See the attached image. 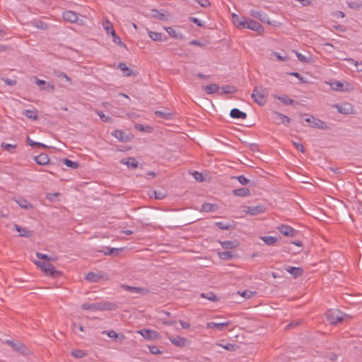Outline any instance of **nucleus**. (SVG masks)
Returning a JSON list of instances; mask_svg holds the SVG:
<instances>
[{"mask_svg": "<svg viewBox=\"0 0 362 362\" xmlns=\"http://www.w3.org/2000/svg\"><path fill=\"white\" fill-rule=\"evenodd\" d=\"M116 304L112 302H101L92 304L84 303L81 305L85 310H113L116 308Z\"/></svg>", "mask_w": 362, "mask_h": 362, "instance_id": "f257e3e1", "label": "nucleus"}, {"mask_svg": "<svg viewBox=\"0 0 362 362\" xmlns=\"http://www.w3.org/2000/svg\"><path fill=\"white\" fill-rule=\"evenodd\" d=\"M251 97L255 103L259 105H264L267 103V90L262 86H257L253 90Z\"/></svg>", "mask_w": 362, "mask_h": 362, "instance_id": "f03ea898", "label": "nucleus"}, {"mask_svg": "<svg viewBox=\"0 0 362 362\" xmlns=\"http://www.w3.org/2000/svg\"><path fill=\"white\" fill-rule=\"evenodd\" d=\"M35 263L40 267L42 271L47 276L56 278L61 275L60 272L55 269L54 267L50 263H45L41 261H35Z\"/></svg>", "mask_w": 362, "mask_h": 362, "instance_id": "7ed1b4c3", "label": "nucleus"}, {"mask_svg": "<svg viewBox=\"0 0 362 362\" xmlns=\"http://www.w3.org/2000/svg\"><path fill=\"white\" fill-rule=\"evenodd\" d=\"M304 116H308L306 118H305V121L309 123L310 127L317 128L320 129H327L329 128L324 121L318 118H316L313 115H308L307 114L300 115V117H303Z\"/></svg>", "mask_w": 362, "mask_h": 362, "instance_id": "20e7f679", "label": "nucleus"}, {"mask_svg": "<svg viewBox=\"0 0 362 362\" xmlns=\"http://www.w3.org/2000/svg\"><path fill=\"white\" fill-rule=\"evenodd\" d=\"M344 315V313L337 309H330L326 313L327 319L332 325H337L338 322H342Z\"/></svg>", "mask_w": 362, "mask_h": 362, "instance_id": "39448f33", "label": "nucleus"}, {"mask_svg": "<svg viewBox=\"0 0 362 362\" xmlns=\"http://www.w3.org/2000/svg\"><path fill=\"white\" fill-rule=\"evenodd\" d=\"M245 28H247L262 34L264 32V28L257 21L247 18Z\"/></svg>", "mask_w": 362, "mask_h": 362, "instance_id": "423d86ee", "label": "nucleus"}, {"mask_svg": "<svg viewBox=\"0 0 362 362\" xmlns=\"http://www.w3.org/2000/svg\"><path fill=\"white\" fill-rule=\"evenodd\" d=\"M266 210V208L262 205H257V206H246L244 209V211L246 214H248L251 216H256L258 214H261L264 213Z\"/></svg>", "mask_w": 362, "mask_h": 362, "instance_id": "0eeeda50", "label": "nucleus"}, {"mask_svg": "<svg viewBox=\"0 0 362 362\" xmlns=\"http://www.w3.org/2000/svg\"><path fill=\"white\" fill-rule=\"evenodd\" d=\"M279 231L286 237H295L297 230L293 229L291 226L281 224L277 227Z\"/></svg>", "mask_w": 362, "mask_h": 362, "instance_id": "6e6552de", "label": "nucleus"}, {"mask_svg": "<svg viewBox=\"0 0 362 362\" xmlns=\"http://www.w3.org/2000/svg\"><path fill=\"white\" fill-rule=\"evenodd\" d=\"M35 83L40 86V90L52 93L55 90V86L53 83L46 82L44 80L38 79L35 77Z\"/></svg>", "mask_w": 362, "mask_h": 362, "instance_id": "1a4fd4ad", "label": "nucleus"}, {"mask_svg": "<svg viewBox=\"0 0 362 362\" xmlns=\"http://www.w3.org/2000/svg\"><path fill=\"white\" fill-rule=\"evenodd\" d=\"M250 14L253 18L259 19L262 23H267V24H269V25L271 24V22L269 21V18L268 15L264 13H262V12H261L259 11H257V10L252 9L250 11Z\"/></svg>", "mask_w": 362, "mask_h": 362, "instance_id": "9d476101", "label": "nucleus"}, {"mask_svg": "<svg viewBox=\"0 0 362 362\" xmlns=\"http://www.w3.org/2000/svg\"><path fill=\"white\" fill-rule=\"evenodd\" d=\"M230 324H231L230 321L224 322H208L206 324V328L207 329H214V328H216V329H218L220 331H222L224 329H226V327H228Z\"/></svg>", "mask_w": 362, "mask_h": 362, "instance_id": "9b49d317", "label": "nucleus"}, {"mask_svg": "<svg viewBox=\"0 0 362 362\" xmlns=\"http://www.w3.org/2000/svg\"><path fill=\"white\" fill-rule=\"evenodd\" d=\"M6 343L9 344L13 350L25 354L27 353V347L21 342H13L11 340H7Z\"/></svg>", "mask_w": 362, "mask_h": 362, "instance_id": "f8f14e48", "label": "nucleus"}, {"mask_svg": "<svg viewBox=\"0 0 362 362\" xmlns=\"http://www.w3.org/2000/svg\"><path fill=\"white\" fill-rule=\"evenodd\" d=\"M146 339L153 340L158 338V333L156 331L144 329L138 332Z\"/></svg>", "mask_w": 362, "mask_h": 362, "instance_id": "ddd939ff", "label": "nucleus"}, {"mask_svg": "<svg viewBox=\"0 0 362 362\" xmlns=\"http://www.w3.org/2000/svg\"><path fill=\"white\" fill-rule=\"evenodd\" d=\"M34 160L40 165H52V163L49 161V157L46 153H40V155L35 156Z\"/></svg>", "mask_w": 362, "mask_h": 362, "instance_id": "4468645a", "label": "nucleus"}, {"mask_svg": "<svg viewBox=\"0 0 362 362\" xmlns=\"http://www.w3.org/2000/svg\"><path fill=\"white\" fill-rule=\"evenodd\" d=\"M285 270L291 274L294 278H298L303 274V269L300 267H290L286 266L285 267Z\"/></svg>", "mask_w": 362, "mask_h": 362, "instance_id": "2eb2a0df", "label": "nucleus"}, {"mask_svg": "<svg viewBox=\"0 0 362 362\" xmlns=\"http://www.w3.org/2000/svg\"><path fill=\"white\" fill-rule=\"evenodd\" d=\"M171 343L177 346L183 347L186 345L187 339L180 336H175L169 337Z\"/></svg>", "mask_w": 362, "mask_h": 362, "instance_id": "dca6fc26", "label": "nucleus"}, {"mask_svg": "<svg viewBox=\"0 0 362 362\" xmlns=\"http://www.w3.org/2000/svg\"><path fill=\"white\" fill-rule=\"evenodd\" d=\"M122 287L124 289L130 291L131 293H141L142 295H146L149 292L147 288H144L134 287V286H127V285H122Z\"/></svg>", "mask_w": 362, "mask_h": 362, "instance_id": "f3484780", "label": "nucleus"}, {"mask_svg": "<svg viewBox=\"0 0 362 362\" xmlns=\"http://www.w3.org/2000/svg\"><path fill=\"white\" fill-rule=\"evenodd\" d=\"M63 18L66 21L70 22V23H75L77 21L78 16L76 13L72 11H66L63 13Z\"/></svg>", "mask_w": 362, "mask_h": 362, "instance_id": "a211bd4d", "label": "nucleus"}, {"mask_svg": "<svg viewBox=\"0 0 362 362\" xmlns=\"http://www.w3.org/2000/svg\"><path fill=\"white\" fill-rule=\"evenodd\" d=\"M103 277V276L100 273L89 272L86 276V279L90 282L97 283L99 282Z\"/></svg>", "mask_w": 362, "mask_h": 362, "instance_id": "6ab92c4d", "label": "nucleus"}, {"mask_svg": "<svg viewBox=\"0 0 362 362\" xmlns=\"http://www.w3.org/2000/svg\"><path fill=\"white\" fill-rule=\"evenodd\" d=\"M148 33L149 37L153 41L165 42L168 39L165 35H163L160 33L148 31Z\"/></svg>", "mask_w": 362, "mask_h": 362, "instance_id": "aec40b11", "label": "nucleus"}, {"mask_svg": "<svg viewBox=\"0 0 362 362\" xmlns=\"http://www.w3.org/2000/svg\"><path fill=\"white\" fill-rule=\"evenodd\" d=\"M121 163L125 164L129 168L135 169L138 167V162L134 157H129L127 158H123L120 161Z\"/></svg>", "mask_w": 362, "mask_h": 362, "instance_id": "412c9836", "label": "nucleus"}, {"mask_svg": "<svg viewBox=\"0 0 362 362\" xmlns=\"http://www.w3.org/2000/svg\"><path fill=\"white\" fill-rule=\"evenodd\" d=\"M232 194L237 197H245L250 195V190L248 188L241 187L233 189Z\"/></svg>", "mask_w": 362, "mask_h": 362, "instance_id": "4be33fe9", "label": "nucleus"}, {"mask_svg": "<svg viewBox=\"0 0 362 362\" xmlns=\"http://www.w3.org/2000/svg\"><path fill=\"white\" fill-rule=\"evenodd\" d=\"M247 18H240L236 14H233V24L238 28H245V23Z\"/></svg>", "mask_w": 362, "mask_h": 362, "instance_id": "5701e85b", "label": "nucleus"}, {"mask_svg": "<svg viewBox=\"0 0 362 362\" xmlns=\"http://www.w3.org/2000/svg\"><path fill=\"white\" fill-rule=\"evenodd\" d=\"M117 68L119 69L121 71L125 72V76H136L137 75L136 72L132 69H129L124 62L119 63Z\"/></svg>", "mask_w": 362, "mask_h": 362, "instance_id": "b1692460", "label": "nucleus"}, {"mask_svg": "<svg viewBox=\"0 0 362 362\" xmlns=\"http://www.w3.org/2000/svg\"><path fill=\"white\" fill-rule=\"evenodd\" d=\"M16 231L19 233V236L24 238H30L32 236V231L28 230L26 228H23L17 224L14 225Z\"/></svg>", "mask_w": 362, "mask_h": 362, "instance_id": "393cba45", "label": "nucleus"}, {"mask_svg": "<svg viewBox=\"0 0 362 362\" xmlns=\"http://www.w3.org/2000/svg\"><path fill=\"white\" fill-rule=\"evenodd\" d=\"M219 243L224 249H233L239 245V242L237 240L219 241Z\"/></svg>", "mask_w": 362, "mask_h": 362, "instance_id": "a878e982", "label": "nucleus"}, {"mask_svg": "<svg viewBox=\"0 0 362 362\" xmlns=\"http://www.w3.org/2000/svg\"><path fill=\"white\" fill-rule=\"evenodd\" d=\"M151 16L153 18L161 20V21H168V13H165L159 11L157 9H151Z\"/></svg>", "mask_w": 362, "mask_h": 362, "instance_id": "bb28decb", "label": "nucleus"}, {"mask_svg": "<svg viewBox=\"0 0 362 362\" xmlns=\"http://www.w3.org/2000/svg\"><path fill=\"white\" fill-rule=\"evenodd\" d=\"M230 116L235 119H245L247 117V114L240 111L239 109L233 108L230 112Z\"/></svg>", "mask_w": 362, "mask_h": 362, "instance_id": "cd10ccee", "label": "nucleus"}, {"mask_svg": "<svg viewBox=\"0 0 362 362\" xmlns=\"http://www.w3.org/2000/svg\"><path fill=\"white\" fill-rule=\"evenodd\" d=\"M165 31L170 35L171 37L182 40L184 39V35L181 33H177L175 29L173 28V27L168 26L165 28Z\"/></svg>", "mask_w": 362, "mask_h": 362, "instance_id": "c85d7f7f", "label": "nucleus"}, {"mask_svg": "<svg viewBox=\"0 0 362 362\" xmlns=\"http://www.w3.org/2000/svg\"><path fill=\"white\" fill-rule=\"evenodd\" d=\"M219 88V86L215 83H211L202 87V89L209 95L216 93Z\"/></svg>", "mask_w": 362, "mask_h": 362, "instance_id": "c756f323", "label": "nucleus"}, {"mask_svg": "<svg viewBox=\"0 0 362 362\" xmlns=\"http://www.w3.org/2000/svg\"><path fill=\"white\" fill-rule=\"evenodd\" d=\"M217 209H218L217 204H211V203H204L202 205V209H200V211L211 212V211H214Z\"/></svg>", "mask_w": 362, "mask_h": 362, "instance_id": "7c9ffc66", "label": "nucleus"}, {"mask_svg": "<svg viewBox=\"0 0 362 362\" xmlns=\"http://www.w3.org/2000/svg\"><path fill=\"white\" fill-rule=\"evenodd\" d=\"M112 134L119 141L126 142L128 141L127 136H125V133L122 130H115L112 133Z\"/></svg>", "mask_w": 362, "mask_h": 362, "instance_id": "2f4dec72", "label": "nucleus"}, {"mask_svg": "<svg viewBox=\"0 0 362 362\" xmlns=\"http://www.w3.org/2000/svg\"><path fill=\"white\" fill-rule=\"evenodd\" d=\"M112 37V41L119 45L120 47L127 49L126 45L121 40L120 37L117 35L115 30L114 29H112V32L110 33Z\"/></svg>", "mask_w": 362, "mask_h": 362, "instance_id": "473e14b6", "label": "nucleus"}, {"mask_svg": "<svg viewBox=\"0 0 362 362\" xmlns=\"http://www.w3.org/2000/svg\"><path fill=\"white\" fill-rule=\"evenodd\" d=\"M274 115V119H279V122H281V123H285V122H287V123H289L290 121H291V119L287 117L286 115L282 114V113H279L278 112H274L273 113Z\"/></svg>", "mask_w": 362, "mask_h": 362, "instance_id": "72a5a7b5", "label": "nucleus"}, {"mask_svg": "<svg viewBox=\"0 0 362 362\" xmlns=\"http://www.w3.org/2000/svg\"><path fill=\"white\" fill-rule=\"evenodd\" d=\"M123 248H112L110 247H106V250L105 251H100L101 252H103L105 255H112V256H117L119 254V252L122 251Z\"/></svg>", "mask_w": 362, "mask_h": 362, "instance_id": "f704fd0d", "label": "nucleus"}, {"mask_svg": "<svg viewBox=\"0 0 362 362\" xmlns=\"http://www.w3.org/2000/svg\"><path fill=\"white\" fill-rule=\"evenodd\" d=\"M222 92L219 93V95L234 93L237 89L233 86L226 85L221 87Z\"/></svg>", "mask_w": 362, "mask_h": 362, "instance_id": "c9c22d12", "label": "nucleus"}, {"mask_svg": "<svg viewBox=\"0 0 362 362\" xmlns=\"http://www.w3.org/2000/svg\"><path fill=\"white\" fill-rule=\"evenodd\" d=\"M330 86L332 89L336 91H344L346 90L344 88V84L338 81L331 83Z\"/></svg>", "mask_w": 362, "mask_h": 362, "instance_id": "e433bc0d", "label": "nucleus"}, {"mask_svg": "<svg viewBox=\"0 0 362 362\" xmlns=\"http://www.w3.org/2000/svg\"><path fill=\"white\" fill-rule=\"evenodd\" d=\"M62 162L66 165L67 167H69L72 169H77L78 167H79V163L76 162V161H73L71 160H69L68 158H63L62 159Z\"/></svg>", "mask_w": 362, "mask_h": 362, "instance_id": "4c0bfd02", "label": "nucleus"}, {"mask_svg": "<svg viewBox=\"0 0 362 362\" xmlns=\"http://www.w3.org/2000/svg\"><path fill=\"white\" fill-rule=\"evenodd\" d=\"M26 117L33 120H37L38 119L37 113L36 110H25L23 113Z\"/></svg>", "mask_w": 362, "mask_h": 362, "instance_id": "58836bf2", "label": "nucleus"}, {"mask_svg": "<svg viewBox=\"0 0 362 362\" xmlns=\"http://www.w3.org/2000/svg\"><path fill=\"white\" fill-rule=\"evenodd\" d=\"M17 203L23 209H30L33 208V205L28 201L23 198H20L17 201Z\"/></svg>", "mask_w": 362, "mask_h": 362, "instance_id": "ea45409f", "label": "nucleus"}, {"mask_svg": "<svg viewBox=\"0 0 362 362\" xmlns=\"http://www.w3.org/2000/svg\"><path fill=\"white\" fill-rule=\"evenodd\" d=\"M135 129H137L138 131L148 132V133L152 132L153 129V127L151 126L143 125L141 124H136L135 125Z\"/></svg>", "mask_w": 362, "mask_h": 362, "instance_id": "a19ab883", "label": "nucleus"}, {"mask_svg": "<svg viewBox=\"0 0 362 362\" xmlns=\"http://www.w3.org/2000/svg\"><path fill=\"white\" fill-rule=\"evenodd\" d=\"M261 240L267 245H273L277 241V238L273 236H263L261 237Z\"/></svg>", "mask_w": 362, "mask_h": 362, "instance_id": "79ce46f5", "label": "nucleus"}, {"mask_svg": "<svg viewBox=\"0 0 362 362\" xmlns=\"http://www.w3.org/2000/svg\"><path fill=\"white\" fill-rule=\"evenodd\" d=\"M218 257L223 260H228L233 259L235 256L229 251H223L218 252Z\"/></svg>", "mask_w": 362, "mask_h": 362, "instance_id": "37998d69", "label": "nucleus"}, {"mask_svg": "<svg viewBox=\"0 0 362 362\" xmlns=\"http://www.w3.org/2000/svg\"><path fill=\"white\" fill-rule=\"evenodd\" d=\"M1 146L8 152L11 153H13L15 152V149L16 148V144H10L5 142L1 143Z\"/></svg>", "mask_w": 362, "mask_h": 362, "instance_id": "c03bdc74", "label": "nucleus"}, {"mask_svg": "<svg viewBox=\"0 0 362 362\" xmlns=\"http://www.w3.org/2000/svg\"><path fill=\"white\" fill-rule=\"evenodd\" d=\"M154 113L158 117H160V118L165 119H170L173 115L170 112H163V111H160V110H156V111H155Z\"/></svg>", "mask_w": 362, "mask_h": 362, "instance_id": "a18cd8bd", "label": "nucleus"}, {"mask_svg": "<svg viewBox=\"0 0 362 362\" xmlns=\"http://www.w3.org/2000/svg\"><path fill=\"white\" fill-rule=\"evenodd\" d=\"M275 98L279 100L281 103L285 105H293L294 103V100L293 99L288 98L286 95L284 96H274Z\"/></svg>", "mask_w": 362, "mask_h": 362, "instance_id": "49530a36", "label": "nucleus"}, {"mask_svg": "<svg viewBox=\"0 0 362 362\" xmlns=\"http://www.w3.org/2000/svg\"><path fill=\"white\" fill-rule=\"evenodd\" d=\"M71 355L76 358H83L86 356V353L81 349H76L71 351Z\"/></svg>", "mask_w": 362, "mask_h": 362, "instance_id": "de8ad7c7", "label": "nucleus"}, {"mask_svg": "<svg viewBox=\"0 0 362 362\" xmlns=\"http://www.w3.org/2000/svg\"><path fill=\"white\" fill-rule=\"evenodd\" d=\"M28 144L33 148H47V146L42 143L32 141L28 136L27 139Z\"/></svg>", "mask_w": 362, "mask_h": 362, "instance_id": "09e8293b", "label": "nucleus"}, {"mask_svg": "<svg viewBox=\"0 0 362 362\" xmlns=\"http://www.w3.org/2000/svg\"><path fill=\"white\" fill-rule=\"evenodd\" d=\"M201 297L202 298H206L211 301H214V302H216L217 301L218 299V297L212 292H210V293H202L201 294Z\"/></svg>", "mask_w": 362, "mask_h": 362, "instance_id": "8fccbe9b", "label": "nucleus"}, {"mask_svg": "<svg viewBox=\"0 0 362 362\" xmlns=\"http://www.w3.org/2000/svg\"><path fill=\"white\" fill-rule=\"evenodd\" d=\"M336 107H337L338 111L340 113L346 115L351 112L350 110H351V107H350L349 105H344V106H339L337 105Z\"/></svg>", "mask_w": 362, "mask_h": 362, "instance_id": "3c124183", "label": "nucleus"}, {"mask_svg": "<svg viewBox=\"0 0 362 362\" xmlns=\"http://www.w3.org/2000/svg\"><path fill=\"white\" fill-rule=\"evenodd\" d=\"M215 225L220 229L223 230H230L232 228V225L227 223L223 222H216Z\"/></svg>", "mask_w": 362, "mask_h": 362, "instance_id": "603ef678", "label": "nucleus"}, {"mask_svg": "<svg viewBox=\"0 0 362 362\" xmlns=\"http://www.w3.org/2000/svg\"><path fill=\"white\" fill-rule=\"evenodd\" d=\"M231 178L238 180V182L243 185H245L250 182V180L244 175L233 176Z\"/></svg>", "mask_w": 362, "mask_h": 362, "instance_id": "864d4df0", "label": "nucleus"}, {"mask_svg": "<svg viewBox=\"0 0 362 362\" xmlns=\"http://www.w3.org/2000/svg\"><path fill=\"white\" fill-rule=\"evenodd\" d=\"M36 256L40 259H43V260H46L47 262H49V261H53L55 259L50 257V256H48L47 255H45V254H42V253H40V252H37L36 253Z\"/></svg>", "mask_w": 362, "mask_h": 362, "instance_id": "5fc2aeb1", "label": "nucleus"}, {"mask_svg": "<svg viewBox=\"0 0 362 362\" xmlns=\"http://www.w3.org/2000/svg\"><path fill=\"white\" fill-rule=\"evenodd\" d=\"M348 5H349V7L351 8H353V9H355V10H359L362 7V1H360V2H356V1L349 2L348 4Z\"/></svg>", "mask_w": 362, "mask_h": 362, "instance_id": "6e6d98bb", "label": "nucleus"}, {"mask_svg": "<svg viewBox=\"0 0 362 362\" xmlns=\"http://www.w3.org/2000/svg\"><path fill=\"white\" fill-rule=\"evenodd\" d=\"M153 196L156 199H163L165 197V195L163 193L160 192H157L156 190L153 191L152 194H150L151 197H152Z\"/></svg>", "mask_w": 362, "mask_h": 362, "instance_id": "4d7b16f0", "label": "nucleus"}, {"mask_svg": "<svg viewBox=\"0 0 362 362\" xmlns=\"http://www.w3.org/2000/svg\"><path fill=\"white\" fill-rule=\"evenodd\" d=\"M97 114L100 117V118L105 122H108L112 120L111 117L106 116L103 112L98 111Z\"/></svg>", "mask_w": 362, "mask_h": 362, "instance_id": "13d9d810", "label": "nucleus"}, {"mask_svg": "<svg viewBox=\"0 0 362 362\" xmlns=\"http://www.w3.org/2000/svg\"><path fill=\"white\" fill-rule=\"evenodd\" d=\"M239 293H240V295L241 296H243V297H244L245 298H252L254 296V294L255 293L253 292V291H243L242 293L239 292Z\"/></svg>", "mask_w": 362, "mask_h": 362, "instance_id": "bf43d9fd", "label": "nucleus"}, {"mask_svg": "<svg viewBox=\"0 0 362 362\" xmlns=\"http://www.w3.org/2000/svg\"><path fill=\"white\" fill-rule=\"evenodd\" d=\"M189 21L193 22L199 27H204V24L202 23L196 17H189Z\"/></svg>", "mask_w": 362, "mask_h": 362, "instance_id": "052dcab7", "label": "nucleus"}, {"mask_svg": "<svg viewBox=\"0 0 362 362\" xmlns=\"http://www.w3.org/2000/svg\"><path fill=\"white\" fill-rule=\"evenodd\" d=\"M103 333L106 334L110 338L117 339L119 337V335L114 330L104 332Z\"/></svg>", "mask_w": 362, "mask_h": 362, "instance_id": "680f3d73", "label": "nucleus"}, {"mask_svg": "<svg viewBox=\"0 0 362 362\" xmlns=\"http://www.w3.org/2000/svg\"><path fill=\"white\" fill-rule=\"evenodd\" d=\"M273 55L275 56L278 59V60L281 62H286L288 60V57L287 55L281 56L278 52H274Z\"/></svg>", "mask_w": 362, "mask_h": 362, "instance_id": "e2e57ef3", "label": "nucleus"}, {"mask_svg": "<svg viewBox=\"0 0 362 362\" xmlns=\"http://www.w3.org/2000/svg\"><path fill=\"white\" fill-rule=\"evenodd\" d=\"M103 26L104 29L107 33H111L112 29H114L112 24L110 21H107L106 23H103Z\"/></svg>", "mask_w": 362, "mask_h": 362, "instance_id": "0e129e2a", "label": "nucleus"}, {"mask_svg": "<svg viewBox=\"0 0 362 362\" xmlns=\"http://www.w3.org/2000/svg\"><path fill=\"white\" fill-rule=\"evenodd\" d=\"M193 176H194V179L197 181L202 182L204 180V177L201 173L194 171L193 173Z\"/></svg>", "mask_w": 362, "mask_h": 362, "instance_id": "69168bd1", "label": "nucleus"}, {"mask_svg": "<svg viewBox=\"0 0 362 362\" xmlns=\"http://www.w3.org/2000/svg\"><path fill=\"white\" fill-rule=\"evenodd\" d=\"M293 144L295 146L296 149H298L300 152H302V153L305 152V148L303 147V145L300 142L293 141Z\"/></svg>", "mask_w": 362, "mask_h": 362, "instance_id": "338daca9", "label": "nucleus"}, {"mask_svg": "<svg viewBox=\"0 0 362 362\" xmlns=\"http://www.w3.org/2000/svg\"><path fill=\"white\" fill-rule=\"evenodd\" d=\"M197 2L202 7L206 8L210 5L209 0H196Z\"/></svg>", "mask_w": 362, "mask_h": 362, "instance_id": "774afa93", "label": "nucleus"}]
</instances>
